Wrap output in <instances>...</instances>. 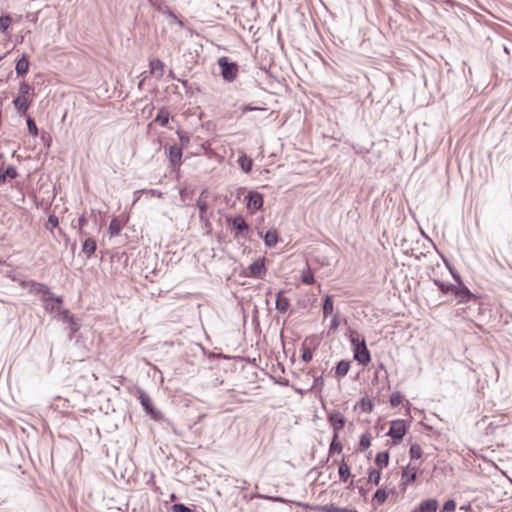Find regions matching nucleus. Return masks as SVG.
Here are the masks:
<instances>
[{
    "label": "nucleus",
    "instance_id": "obj_32",
    "mask_svg": "<svg viewBox=\"0 0 512 512\" xmlns=\"http://www.w3.org/2000/svg\"><path fill=\"white\" fill-rule=\"evenodd\" d=\"M301 280L307 285H311L314 282V275L309 268L302 271Z\"/></svg>",
    "mask_w": 512,
    "mask_h": 512
},
{
    "label": "nucleus",
    "instance_id": "obj_16",
    "mask_svg": "<svg viewBox=\"0 0 512 512\" xmlns=\"http://www.w3.org/2000/svg\"><path fill=\"white\" fill-rule=\"evenodd\" d=\"M13 104L19 113L25 114L29 108V101L27 97L18 96L13 100Z\"/></svg>",
    "mask_w": 512,
    "mask_h": 512
},
{
    "label": "nucleus",
    "instance_id": "obj_54",
    "mask_svg": "<svg viewBox=\"0 0 512 512\" xmlns=\"http://www.w3.org/2000/svg\"><path fill=\"white\" fill-rule=\"evenodd\" d=\"M339 512H358V511L355 510V509H349V508H346V507H341Z\"/></svg>",
    "mask_w": 512,
    "mask_h": 512
},
{
    "label": "nucleus",
    "instance_id": "obj_50",
    "mask_svg": "<svg viewBox=\"0 0 512 512\" xmlns=\"http://www.w3.org/2000/svg\"><path fill=\"white\" fill-rule=\"evenodd\" d=\"M145 192L149 193L151 196L162 197V192H160L156 189H149V190H146Z\"/></svg>",
    "mask_w": 512,
    "mask_h": 512
},
{
    "label": "nucleus",
    "instance_id": "obj_53",
    "mask_svg": "<svg viewBox=\"0 0 512 512\" xmlns=\"http://www.w3.org/2000/svg\"><path fill=\"white\" fill-rule=\"evenodd\" d=\"M341 507L331 505L328 509L329 512H339Z\"/></svg>",
    "mask_w": 512,
    "mask_h": 512
},
{
    "label": "nucleus",
    "instance_id": "obj_39",
    "mask_svg": "<svg viewBox=\"0 0 512 512\" xmlns=\"http://www.w3.org/2000/svg\"><path fill=\"white\" fill-rule=\"evenodd\" d=\"M33 90V88L26 82H22L19 85L20 96L27 97V95Z\"/></svg>",
    "mask_w": 512,
    "mask_h": 512
},
{
    "label": "nucleus",
    "instance_id": "obj_8",
    "mask_svg": "<svg viewBox=\"0 0 512 512\" xmlns=\"http://www.w3.org/2000/svg\"><path fill=\"white\" fill-rule=\"evenodd\" d=\"M328 420L333 427L334 434L338 435L339 431L342 430L345 425L344 416L340 412H334L329 415Z\"/></svg>",
    "mask_w": 512,
    "mask_h": 512
},
{
    "label": "nucleus",
    "instance_id": "obj_48",
    "mask_svg": "<svg viewBox=\"0 0 512 512\" xmlns=\"http://www.w3.org/2000/svg\"><path fill=\"white\" fill-rule=\"evenodd\" d=\"M350 339L352 344L354 345V348L356 347V344L361 343V340L359 339V336L357 334L351 333Z\"/></svg>",
    "mask_w": 512,
    "mask_h": 512
},
{
    "label": "nucleus",
    "instance_id": "obj_2",
    "mask_svg": "<svg viewBox=\"0 0 512 512\" xmlns=\"http://www.w3.org/2000/svg\"><path fill=\"white\" fill-rule=\"evenodd\" d=\"M220 69L221 76L227 82H232L238 75V65L235 62H230L227 57H220L217 61Z\"/></svg>",
    "mask_w": 512,
    "mask_h": 512
},
{
    "label": "nucleus",
    "instance_id": "obj_10",
    "mask_svg": "<svg viewBox=\"0 0 512 512\" xmlns=\"http://www.w3.org/2000/svg\"><path fill=\"white\" fill-rule=\"evenodd\" d=\"M248 203L247 206L249 209H253L254 211L259 210L263 206V197L258 192H249L247 195Z\"/></svg>",
    "mask_w": 512,
    "mask_h": 512
},
{
    "label": "nucleus",
    "instance_id": "obj_28",
    "mask_svg": "<svg viewBox=\"0 0 512 512\" xmlns=\"http://www.w3.org/2000/svg\"><path fill=\"white\" fill-rule=\"evenodd\" d=\"M375 462L380 467H385L389 462V453L388 452H380L376 455Z\"/></svg>",
    "mask_w": 512,
    "mask_h": 512
},
{
    "label": "nucleus",
    "instance_id": "obj_55",
    "mask_svg": "<svg viewBox=\"0 0 512 512\" xmlns=\"http://www.w3.org/2000/svg\"><path fill=\"white\" fill-rule=\"evenodd\" d=\"M332 323H333V325H332L333 328H336L339 324V322H332Z\"/></svg>",
    "mask_w": 512,
    "mask_h": 512
},
{
    "label": "nucleus",
    "instance_id": "obj_3",
    "mask_svg": "<svg viewBox=\"0 0 512 512\" xmlns=\"http://www.w3.org/2000/svg\"><path fill=\"white\" fill-rule=\"evenodd\" d=\"M406 425L404 420H394L390 424V429L387 433L393 439L394 444L399 443L403 436L406 434Z\"/></svg>",
    "mask_w": 512,
    "mask_h": 512
},
{
    "label": "nucleus",
    "instance_id": "obj_7",
    "mask_svg": "<svg viewBox=\"0 0 512 512\" xmlns=\"http://www.w3.org/2000/svg\"><path fill=\"white\" fill-rule=\"evenodd\" d=\"M248 271V276L261 278L266 271L264 261L261 259L254 261L248 266Z\"/></svg>",
    "mask_w": 512,
    "mask_h": 512
},
{
    "label": "nucleus",
    "instance_id": "obj_51",
    "mask_svg": "<svg viewBox=\"0 0 512 512\" xmlns=\"http://www.w3.org/2000/svg\"><path fill=\"white\" fill-rule=\"evenodd\" d=\"M254 110H266L265 108H259V107H254V106H251V105H246L244 106L243 108V111H254Z\"/></svg>",
    "mask_w": 512,
    "mask_h": 512
},
{
    "label": "nucleus",
    "instance_id": "obj_26",
    "mask_svg": "<svg viewBox=\"0 0 512 512\" xmlns=\"http://www.w3.org/2000/svg\"><path fill=\"white\" fill-rule=\"evenodd\" d=\"M155 121L158 122L161 126H166L169 122V113L168 111L161 109L159 110Z\"/></svg>",
    "mask_w": 512,
    "mask_h": 512
},
{
    "label": "nucleus",
    "instance_id": "obj_21",
    "mask_svg": "<svg viewBox=\"0 0 512 512\" xmlns=\"http://www.w3.org/2000/svg\"><path fill=\"white\" fill-rule=\"evenodd\" d=\"M16 177L17 171L13 166H9L5 170L0 169V183H5L7 178L14 179Z\"/></svg>",
    "mask_w": 512,
    "mask_h": 512
},
{
    "label": "nucleus",
    "instance_id": "obj_35",
    "mask_svg": "<svg viewBox=\"0 0 512 512\" xmlns=\"http://www.w3.org/2000/svg\"><path fill=\"white\" fill-rule=\"evenodd\" d=\"M369 482L378 485L381 479V473L379 470L371 469L368 476Z\"/></svg>",
    "mask_w": 512,
    "mask_h": 512
},
{
    "label": "nucleus",
    "instance_id": "obj_47",
    "mask_svg": "<svg viewBox=\"0 0 512 512\" xmlns=\"http://www.w3.org/2000/svg\"><path fill=\"white\" fill-rule=\"evenodd\" d=\"M26 19L32 23H36L38 20V13H33V12L27 13Z\"/></svg>",
    "mask_w": 512,
    "mask_h": 512
},
{
    "label": "nucleus",
    "instance_id": "obj_45",
    "mask_svg": "<svg viewBox=\"0 0 512 512\" xmlns=\"http://www.w3.org/2000/svg\"><path fill=\"white\" fill-rule=\"evenodd\" d=\"M172 510L173 512H190V509L183 504H174Z\"/></svg>",
    "mask_w": 512,
    "mask_h": 512
},
{
    "label": "nucleus",
    "instance_id": "obj_4",
    "mask_svg": "<svg viewBox=\"0 0 512 512\" xmlns=\"http://www.w3.org/2000/svg\"><path fill=\"white\" fill-rule=\"evenodd\" d=\"M207 193L206 189H203L201 192V196L197 199L196 205L199 209V219L206 226H210V220L207 215V211L209 208L208 202L203 198V195Z\"/></svg>",
    "mask_w": 512,
    "mask_h": 512
},
{
    "label": "nucleus",
    "instance_id": "obj_44",
    "mask_svg": "<svg viewBox=\"0 0 512 512\" xmlns=\"http://www.w3.org/2000/svg\"><path fill=\"white\" fill-rule=\"evenodd\" d=\"M120 224L116 220H112L109 225V230L112 235H116L120 232Z\"/></svg>",
    "mask_w": 512,
    "mask_h": 512
},
{
    "label": "nucleus",
    "instance_id": "obj_36",
    "mask_svg": "<svg viewBox=\"0 0 512 512\" xmlns=\"http://www.w3.org/2000/svg\"><path fill=\"white\" fill-rule=\"evenodd\" d=\"M11 22H12V19L9 15L1 16L0 17V31L5 32L9 28Z\"/></svg>",
    "mask_w": 512,
    "mask_h": 512
},
{
    "label": "nucleus",
    "instance_id": "obj_18",
    "mask_svg": "<svg viewBox=\"0 0 512 512\" xmlns=\"http://www.w3.org/2000/svg\"><path fill=\"white\" fill-rule=\"evenodd\" d=\"M182 157V149L176 145L169 148V158L173 165L180 163Z\"/></svg>",
    "mask_w": 512,
    "mask_h": 512
},
{
    "label": "nucleus",
    "instance_id": "obj_42",
    "mask_svg": "<svg viewBox=\"0 0 512 512\" xmlns=\"http://www.w3.org/2000/svg\"><path fill=\"white\" fill-rule=\"evenodd\" d=\"M456 509V503L454 500H448L444 503L442 512H454Z\"/></svg>",
    "mask_w": 512,
    "mask_h": 512
},
{
    "label": "nucleus",
    "instance_id": "obj_34",
    "mask_svg": "<svg viewBox=\"0 0 512 512\" xmlns=\"http://www.w3.org/2000/svg\"><path fill=\"white\" fill-rule=\"evenodd\" d=\"M403 401V395L400 392H394L390 396V404L393 407H397Z\"/></svg>",
    "mask_w": 512,
    "mask_h": 512
},
{
    "label": "nucleus",
    "instance_id": "obj_20",
    "mask_svg": "<svg viewBox=\"0 0 512 512\" xmlns=\"http://www.w3.org/2000/svg\"><path fill=\"white\" fill-rule=\"evenodd\" d=\"M434 284L439 288V290L443 293V294H452L454 295L455 291H456V285L454 284H446L440 280H434Z\"/></svg>",
    "mask_w": 512,
    "mask_h": 512
},
{
    "label": "nucleus",
    "instance_id": "obj_13",
    "mask_svg": "<svg viewBox=\"0 0 512 512\" xmlns=\"http://www.w3.org/2000/svg\"><path fill=\"white\" fill-rule=\"evenodd\" d=\"M438 508V502L435 499H427L420 503L418 512H436Z\"/></svg>",
    "mask_w": 512,
    "mask_h": 512
},
{
    "label": "nucleus",
    "instance_id": "obj_17",
    "mask_svg": "<svg viewBox=\"0 0 512 512\" xmlns=\"http://www.w3.org/2000/svg\"><path fill=\"white\" fill-rule=\"evenodd\" d=\"M454 296L459 299L460 302H464L469 300L472 297L471 292L464 285H459L456 287V291Z\"/></svg>",
    "mask_w": 512,
    "mask_h": 512
},
{
    "label": "nucleus",
    "instance_id": "obj_30",
    "mask_svg": "<svg viewBox=\"0 0 512 512\" xmlns=\"http://www.w3.org/2000/svg\"><path fill=\"white\" fill-rule=\"evenodd\" d=\"M337 439H338V435L334 434L332 442H331L330 447H329V453L330 454H332L334 452L340 453L342 451V449H343L342 443L339 442Z\"/></svg>",
    "mask_w": 512,
    "mask_h": 512
},
{
    "label": "nucleus",
    "instance_id": "obj_29",
    "mask_svg": "<svg viewBox=\"0 0 512 512\" xmlns=\"http://www.w3.org/2000/svg\"><path fill=\"white\" fill-rule=\"evenodd\" d=\"M86 223H87V219H86L85 215H84V214H82V215L78 218V220H77V224L72 223V226H73V228H77V229H78V232H79V234H80V235L85 236L87 233L84 231V229H83V228H84V226L86 225Z\"/></svg>",
    "mask_w": 512,
    "mask_h": 512
},
{
    "label": "nucleus",
    "instance_id": "obj_19",
    "mask_svg": "<svg viewBox=\"0 0 512 512\" xmlns=\"http://www.w3.org/2000/svg\"><path fill=\"white\" fill-rule=\"evenodd\" d=\"M289 300L286 298L282 292H278L277 298H276V308L277 310L281 312H286L289 308Z\"/></svg>",
    "mask_w": 512,
    "mask_h": 512
},
{
    "label": "nucleus",
    "instance_id": "obj_46",
    "mask_svg": "<svg viewBox=\"0 0 512 512\" xmlns=\"http://www.w3.org/2000/svg\"><path fill=\"white\" fill-rule=\"evenodd\" d=\"M180 197L183 202H186V200L192 199V197L189 195V192L187 191V189L180 190Z\"/></svg>",
    "mask_w": 512,
    "mask_h": 512
},
{
    "label": "nucleus",
    "instance_id": "obj_52",
    "mask_svg": "<svg viewBox=\"0 0 512 512\" xmlns=\"http://www.w3.org/2000/svg\"><path fill=\"white\" fill-rule=\"evenodd\" d=\"M180 142L182 145H188L190 138L187 135H180Z\"/></svg>",
    "mask_w": 512,
    "mask_h": 512
},
{
    "label": "nucleus",
    "instance_id": "obj_15",
    "mask_svg": "<svg viewBox=\"0 0 512 512\" xmlns=\"http://www.w3.org/2000/svg\"><path fill=\"white\" fill-rule=\"evenodd\" d=\"M96 247V241L91 237H87L83 242L82 251L87 257H91L95 253Z\"/></svg>",
    "mask_w": 512,
    "mask_h": 512
},
{
    "label": "nucleus",
    "instance_id": "obj_12",
    "mask_svg": "<svg viewBox=\"0 0 512 512\" xmlns=\"http://www.w3.org/2000/svg\"><path fill=\"white\" fill-rule=\"evenodd\" d=\"M29 60L28 57L23 54L22 57L17 61L15 70L18 76H23L27 74L29 70Z\"/></svg>",
    "mask_w": 512,
    "mask_h": 512
},
{
    "label": "nucleus",
    "instance_id": "obj_49",
    "mask_svg": "<svg viewBox=\"0 0 512 512\" xmlns=\"http://www.w3.org/2000/svg\"><path fill=\"white\" fill-rule=\"evenodd\" d=\"M145 191H146L145 189H142V190H137L134 192L133 204H135L136 202H138L140 200L141 194L144 193Z\"/></svg>",
    "mask_w": 512,
    "mask_h": 512
},
{
    "label": "nucleus",
    "instance_id": "obj_6",
    "mask_svg": "<svg viewBox=\"0 0 512 512\" xmlns=\"http://www.w3.org/2000/svg\"><path fill=\"white\" fill-rule=\"evenodd\" d=\"M139 400L145 411L153 418V419H159L161 417V413L159 411H156L152 405V401L148 394H146L144 391L139 390Z\"/></svg>",
    "mask_w": 512,
    "mask_h": 512
},
{
    "label": "nucleus",
    "instance_id": "obj_38",
    "mask_svg": "<svg viewBox=\"0 0 512 512\" xmlns=\"http://www.w3.org/2000/svg\"><path fill=\"white\" fill-rule=\"evenodd\" d=\"M27 126H28V131H29V133H30L32 136H34V137H35V136H37V135H38V128H37V126H36V123H35V121H34L32 118H30V117H28V119H27Z\"/></svg>",
    "mask_w": 512,
    "mask_h": 512
},
{
    "label": "nucleus",
    "instance_id": "obj_1",
    "mask_svg": "<svg viewBox=\"0 0 512 512\" xmlns=\"http://www.w3.org/2000/svg\"><path fill=\"white\" fill-rule=\"evenodd\" d=\"M37 292L42 294L43 307L51 318L73 320L69 311L63 307L60 297H55L44 284H37Z\"/></svg>",
    "mask_w": 512,
    "mask_h": 512
},
{
    "label": "nucleus",
    "instance_id": "obj_24",
    "mask_svg": "<svg viewBox=\"0 0 512 512\" xmlns=\"http://www.w3.org/2000/svg\"><path fill=\"white\" fill-rule=\"evenodd\" d=\"M333 300L330 296H326L323 304V314L325 318L332 316Z\"/></svg>",
    "mask_w": 512,
    "mask_h": 512
},
{
    "label": "nucleus",
    "instance_id": "obj_23",
    "mask_svg": "<svg viewBox=\"0 0 512 512\" xmlns=\"http://www.w3.org/2000/svg\"><path fill=\"white\" fill-rule=\"evenodd\" d=\"M151 73L157 74L158 77L163 76L164 64L159 59H154L150 62Z\"/></svg>",
    "mask_w": 512,
    "mask_h": 512
},
{
    "label": "nucleus",
    "instance_id": "obj_40",
    "mask_svg": "<svg viewBox=\"0 0 512 512\" xmlns=\"http://www.w3.org/2000/svg\"><path fill=\"white\" fill-rule=\"evenodd\" d=\"M59 224L58 217L54 214L49 215L48 221L46 223V228L52 230L53 228L57 227Z\"/></svg>",
    "mask_w": 512,
    "mask_h": 512
},
{
    "label": "nucleus",
    "instance_id": "obj_22",
    "mask_svg": "<svg viewBox=\"0 0 512 512\" xmlns=\"http://www.w3.org/2000/svg\"><path fill=\"white\" fill-rule=\"evenodd\" d=\"M237 162H238L239 166L241 167V169L245 173H248L251 171L253 162H252V159L249 158L247 155L242 154L241 156H239Z\"/></svg>",
    "mask_w": 512,
    "mask_h": 512
},
{
    "label": "nucleus",
    "instance_id": "obj_11",
    "mask_svg": "<svg viewBox=\"0 0 512 512\" xmlns=\"http://www.w3.org/2000/svg\"><path fill=\"white\" fill-rule=\"evenodd\" d=\"M418 473V466L412 465L411 463L407 465L402 471V481L404 484L411 483L415 481Z\"/></svg>",
    "mask_w": 512,
    "mask_h": 512
},
{
    "label": "nucleus",
    "instance_id": "obj_14",
    "mask_svg": "<svg viewBox=\"0 0 512 512\" xmlns=\"http://www.w3.org/2000/svg\"><path fill=\"white\" fill-rule=\"evenodd\" d=\"M265 245L269 248L275 247L278 242V234L275 229L268 230L263 236Z\"/></svg>",
    "mask_w": 512,
    "mask_h": 512
},
{
    "label": "nucleus",
    "instance_id": "obj_31",
    "mask_svg": "<svg viewBox=\"0 0 512 512\" xmlns=\"http://www.w3.org/2000/svg\"><path fill=\"white\" fill-rule=\"evenodd\" d=\"M338 472H339L340 480L343 482H346L350 476L349 466L345 462H342L339 466Z\"/></svg>",
    "mask_w": 512,
    "mask_h": 512
},
{
    "label": "nucleus",
    "instance_id": "obj_41",
    "mask_svg": "<svg viewBox=\"0 0 512 512\" xmlns=\"http://www.w3.org/2000/svg\"><path fill=\"white\" fill-rule=\"evenodd\" d=\"M359 445L361 449H367L371 445L370 436L368 434L361 435Z\"/></svg>",
    "mask_w": 512,
    "mask_h": 512
},
{
    "label": "nucleus",
    "instance_id": "obj_27",
    "mask_svg": "<svg viewBox=\"0 0 512 512\" xmlns=\"http://www.w3.org/2000/svg\"><path fill=\"white\" fill-rule=\"evenodd\" d=\"M409 453L411 460H417L422 456L423 451L419 444L414 443L411 445Z\"/></svg>",
    "mask_w": 512,
    "mask_h": 512
},
{
    "label": "nucleus",
    "instance_id": "obj_5",
    "mask_svg": "<svg viewBox=\"0 0 512 512\" xmlns=\"http://www.w3.org/2000/svg\"><path fill=\"white\" fill-rule=\"evenodd\" d=\"M354 359L362 365H367L370 362V353L364 339L361 340V343L356 344L354 348Z\"/></svg>",
    "mask_w": 512,
    "mask_h": 512
},
{
    "label": "nucleus",
    "instance_id": "obj_9",
    "mask_svg": "<svg viewBox=\"0 0 512 512\" xmlns=\"http://www.w3.org/2000/svg\"><path fill=\"white\" fill-rule=\"evenodd\" d=\"M232 226L237 231L238 234H240L243 237L247 236L249 232V226L246 223L243 216L238 215L234 217L232 220Z\"/></svg>",
    "mask_w": 512,
    "mask_h": 512
},
{
    "label": "nucleus",
    "instance_id": "obj_33",
    "mask_svg": "<svg viewBox=\"0 0 512 512\" xmlns=\"http://www.w3.org/2000/svg\"><path fill=\"white\" fill-rule=\"evenodd\" d=\"M307 341L308 339H306L303 343V347H302V355H301V358L304 362H310L311 359H312V352L310 350V348L308 347L307 345Z\"/></svg>",
    "mask_w": 512,
    "mask_h": 512
},
{
    "label": "nucleus",
    "instance_id": "obj_25",
    "mask_svg": "<svg viewBox=\"0 0 512 512\" xmlns=\"http://www.w3.org/2000/svg\"><path fill=\"white\" fill-rule=\"evenodd\" d=\"M350 369V362L349 361H340L336 366V375L338 376H345Z\"/></svg>",
    "mask_w": 512,
    "mask_h": 512
},
{
    "label": "nucleus",
    "instance_id": "obj_43",
    "mask_svg": "<svg viewBox=\"0 0 512 512\" xmlns=\"http://www.w3.org/2000/svg\"><path fill=\"white\" fill-rule=\"evenodd\" d=\"M361 408L365 412H371L373 409V403L370 400H366L365 398L361 399Z\"/></svg>",
    "mask_w": 512,
    "mask_h": 512
},
{
    "label": "nucleus",
    "instance_id": "obj_37",
    "mask_svg": "<svg viewBox=\"0 0 512 512\" xmlns=\"http://www.w3.org/2000/svg\"><path fill=\"white\" fill-rule=\"evenodd\" d=\"M387 499V493L384 489H378L374 494V500L377 501L378 504H382Z\"/></svg>",
    "mask_w": 512,
    "mask_h": 512
}]
</instances>
